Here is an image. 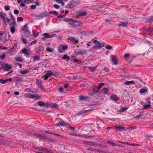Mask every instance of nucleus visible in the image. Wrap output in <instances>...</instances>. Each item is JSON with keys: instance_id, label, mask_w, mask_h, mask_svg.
I'll return each mask as SVG.
<instances>
[{"instance_id": "f257e3e1", "label": "nucleus", "mask_w": 153, "mask_h": 153, "mask_svg": "<svg viewBox=\"0 0 153 153\" xmlns=\"http://www.w3.org/2000/svg\"><path fill=\"white\" fill-rule=\"evenodd\" d=\"M49 15V13L47 12H42L39 14L33 13L32 14V16L35 18L37 20L40 19Z\"/></svg>"}, {"instance_id": "f03ea898", "label": "nucleus", "mask_w": 153, "mask_h": 153, "mask_svg": "<svg viewBox=\"0 0 153 153\" xmlns=\"http://www.w3.org/2000/svg\"><path fill=\"white\" fill-rule=\"evenodd\" d=\"M82 24V23L81 22L74 20L73 19L71 21L68 23V25L69 27H79Z\"/></svg>"}, {"instance_id": "7ed1b4c3", "label": "nucleus", "mask_w": 153, "mask_h": 153, "mask_svg": "<svg viewBox=\"0 0 153 153\" xmlns=\"http://www.w3.org/2000/svg\"><path fill=\"white\" fill-rule=\"evenodd\" d=\"M36 83L38 85V87L42 91H45V88L42 85V82L38 79L36 80Z\"/></svg>"}, {"instance_id": "20e7f679", "label": "nucleus", "mask_w": 153, "mask_h": 153, "mask_svg": "<svg viewBox=\"0 0 153 153\" xmlns=\"http://www.w3.org/2000/svg\"><path fill=\"white\" fill-rule=\"evenodd\" d=\"M51 76L50 71H46L45 74L42 76L44 79L46 80Z\"/></svg>"}, {"instance_id": "39448f33", "label": "nucleus", "mask_w": 153, "mask_h": 153, "mask_svg": "<svg viewBox=\"0 0 153 153\" xmlns=\"http://www.w3.org/2000/svg\"><path fill=\"white\" fill-rule=\"evenodd\" d=\"M33 135L36 137L39 138L40 139H46V137L45 136L42 135L41 134H39L38 133H34Z\"/></svg>"}, {"instance_id": "423d86ee", "label": "nucleus", "mask_w": 153, "mask_h": 153, "mask_svg": "<svg viewBox=\"0 0 153 153\" xmlns=\"http://www.w3.org/2000/svg\"><path fill=\"white\" fill-rule=\"evenodd\" d=\"M114 129L117 131H126L125 127L123 126H114Z\"/></svg>"}, {"instance_id": "0eeeda50", "label": "nucleus", "mask_w": 153, "mask_h": 153, "mask_svg": "<svg viewBox=\"0 0 153 153\" xmlns=\"http://www.w3.org/2000/svg\"><path fill=\"white\" fill-rule=\"evenodd\" d=\"M68 39L72 42L73 44L75 45L78 42L77 39H76L75 37L74 36H70L68 38Z\"/></svg>"}, {"instance_id": "6e6552de", "label": "nucleus", "mask_w": 153, "mask_h": 153, "mask_svg": "<svg viewBox=\"0 0 153 153\" xmlns=\"http://www.w3.org/2000/svg\"><path fill=\"white\" fill-rule=\"evenodd\" d=\"M83 143L85 145H87L92 146H95L96 143L93 141H83Z\"/></svg>"}, {"instance_id": "1a4fd4ad", "label": "nucleus", "mask_w": 153, "mask_h": 153, "mask_svg": "<svg viewBox=\"0 0 153 153\" xmlns=\"http://www.w3.org/2000/svg\"><path fill=\"white\" fill-rule=\"evenodd\" d=\"M43 35L45 36V37L46 39H48L50 38H52L54 36V34H51L48 33H45L43 34Z\"/></svg>"}, {"instance_id": "9d476101", "label": "nucleus", "mask_w": 153, "mask_h": 153, "mask_svg": "<svg viewBox=\"0 0 153 153\" xmlns=\"http://www.w3.org/2000/svg\"><path fill=\"white\" fill-rule=\"evenodd\" d=\"M105 45V44L104 42L100 43V42L99 44L98 45H96L94 46L95 48H100L104 46Z\"/></svg>"}, {"instance_id": "9b49d317", "label": "nucleus", "mask_w": 153, "mask_h": 153, "mask_svg": "<svg viewBox=\"0 0 153 153\" xmlns=\"http://www.w3.org/2000/svg\"><path fill=\"white\" fill-rule=\"evenodd\" d=\"M111 99L112 100L114 101H118L119 100V98L118 97L117 95L115 94H113L112 96L111 97Z\"/></svg>"}, {"instance_id": "f8f14e48", "label": "nucleus", "mask_w": 153, "mask_h": 153, "mask_svg": "<svg viewBox=\"0 0 153 153\" xmlns=\"http://www.w3.org/2000/svg\"><path fill=\"white\" fill-rule=\"evenodd\" d=\"M44 49L43 47L42 46H40L38 47L37 49V53L38 54H40V52H42Z\"/></svg>"}, {"instance_id": "ddd939ff", "label": "nucleus", "mask_w": 153, "mask_h": 153, "mask_svg": "<svg viewBox=\"0 0 153 153\" xmlns=\"http://www.w3.org/2000/svg\"><path fill=\"white\" fill-rule=\"evenodd\" d=\"M148 104H145L143 105V109H147L150 108L151 106V105L150 104V102H148Z\"/></svg>"}, {"instance_id": "4468645a", "label": "nucleus", "mask_w": 153, "mask_h": 153, "mask_svg": "<svg viewBox=\"0 0 153 153\" xmlns=\"http://www.w3.org/2000/svg\"><path fill=\"white\" fill-rule=\"evenodd\" d=\"M67 125V124L64 122L58 123L56 125L57 126L60 127V126H65Z\"/></svg>"}, {"instance_id": "2eb2a0df", "label": "nucleus", "mask_w": 153, "mask_h": 153, "mask_svg": "<svg viewBox=\"0 0 153 153\" xmlns=\"http://www.w3.org/2000/svg\"><path fill=\"white\" fill-rule=\"evenodd\" d=\"M88 97L87 96L81 95L79 97V99L82 101H85L87 99Z\"/></svg>"}, {"instance_id": "dca6fc26", "label": "nucleus", "mask_w": 153, "mask_h": 153, "mask_svg": "<svg viewBox=\"0 0 153 153\" xmlns=\"http://www.w3.org/2000/svg\"><path fill=\"white\" fill-rule=\"evenodd\" d=\"M32 58L33 59V61L34 62H35L36 61H39L40 59L39 56L37 55L33 56Z\"/></svg>"}, {"instance_id": "f3484780", "label": "nucleus", "mask_w": 153, "mask_h": 153, "mask_svg": "<svg viewBox=\"0 0 153 153\" xmlns=\"http://www.w3.org/2000/svg\"><path fill=\"white\" fill-rule=\"evenodd\" d=\"M41 150L43 151L44 152H37V153H51V152L48 149L45 148H42L40 149Z\"/></svg>"}, {"instance_id": "a211bd4d", "label": "nucleus", "mask_w": 153, "mask_h": 153, "mask_svg": "<svg viewBox=\"0 0 153 153\" xmlns=\"http://www.w3.org/2000/svg\"><path fill=\"white\" fill-rule=\"evenodd\" d=\"M51 76H56L59 75V73L57 72L53 71H50Z\"/></svg>"}, {"instance_id": "6ab92c4d", "label": "nucleus", "mask_w": 153, "mask_h": 153, "mask_svg": "<svg viewBox=\"0 0 153 153\" xmlns=\"http://www.w3.org/2000/svg\"><path fill=\"white\" fill-rule=\"evenodd\" d=\"M128 24V23L127 22H121L120 24H119L118 26L120 27H126Z\"/></svg>"}, {"instance_id": "aec40b11", "label": "nucleus", "mask_w": 153, "mask_h": 153, "mask_svg": "<svg viewBox=\"0 0 153 153\" xmlns=\"http://www.w3.org/2000/svg\"><path fill=\"white\" fill-rule=\"evenodd\" d=\"M87 12L85 10L80 12L78 15V16H84L86 15Z\"/></svg>"}, {"instance_id": "412c9836", "label": "nucleus", "mask_w": 153, "mask_h": 153, "mask_svg": "<svg viewBox=\"0 0 153 153\" xmlns=\"http://www.w3.org/2000/svg\"><path fill=\"white\" fill-rule=\"evenodd\" d=\"M0 16L3 19L5 25L7 26V23L5 22V14L4 13H1L0 14Z\"/></svg>"}, {"instance_id": "4be33fe9", "label": "nucleus", "mask_w": 153, "mask_h": 153, "mask_svg": "<svg viewBox=\"0 0 153 153\" xmlns=\"http://www.w3.org/2000/svg\"><path fill=\"white\" fill-rule=\"evenodd\" d=\"M86 51H83L82 50H80L77 53V54L79 55H82L85 54Z\"/></svg>"}, {"instance_id": "5701e85b", "label": "nucleus", "mask_w": 153, "mask_h": 153, "mask_svg": "<svg viewBox=\"0 0 153 153\" xmlns=\"http://www.w3.org/2000/svg\"><path fill=\"white\" fill-rule=\"evenodd\" d=\"M51 106L53 108H57L58 107V105L56 103H51Z\"/></svg>"}, {"instance_id": "b1692460", "label": "nucleus", "mask_w": 153, "mask_h": 153, "mask_svg": "<svg viewBox=\"0 0 153 153\" xmlns=\"http://www.w3.org/2000/svg\"><path fill=\"white\" fill-rule=\"evenodd\" d=\"M29 72V71L27 69H25L24 70H22L21 71H20V74H25L27 73H28Z\"/></svg>"}, {"instance_id": "393cba45", "label": "nucleus", "mask_w": 153, "mask_h": 153, "mask_svg": "<svg viewBox=\"0 0 153 153\" xmlns=\"http://www.w3.org/2000/svg\"><path fill=\"white\" fill-rule=\"evenodd\" d=\"M125 84L126 85H128L131 84H135V83L134 81L132 80L126 81L125 82Z\"/></svg>"}, {"instance_id": "a878e982", "label": "nucleus", "mask_w": 153, "mask_h": 153, "mask_svg": "<svg viewBox=\"0 0 153 153\" xmlns=\"http://www.w3.org/2000/svg\"><path fill=\"white\" fill-rule=\"evenodd\" d=\"M82 137L84 138H89L90 137L89 136H87L85 134H78V136Z\"/></svg>"}, {"instance_id": "bb28decb", "label": "nucleus", "mask_w": 153, "mask_h": 153, "mask_svg": "<svg viewBox=\"0 0 153 153\" xmlns=\"http://www.w3.org/2000/svg\"><path fill=\"white\" fill-rule=\"evenodd\" d=\"M5 68L6 71H9L11 69V67L8 64H6Z\"/></svg>"}, {"instance_id": "cd10ccee", "label": "nucleus", "mask_w": 153, "mask_h": 153, "mask_svg": "<svg viewBox=\"0 0 153 153\" xmlns=\"http://www.w3.org/2000/svg\"><path fill=\"white\" fill-rule=\"evenodd\" d=\"M111 59L113 62V63L115 64H116L117 63V60L116 58L114 57V56L113 55H112L111 56Z\"/></svg>"}, {"instance_id": "c85d7f7f", "label": "nucleus", "mask_w": 153, "mask_h": 153, "mask_svg": "<svg viewBox=\"0 0 153 153\" xmlns=\"http://www.w3.org/2000/svg\"><path fill=\"white\" fill-rule=\"evenodd\" d=\"M27 96V97L30 99H33V96H34V94H31L30 93H27L26 94Z\"/></svg>"}, {"instance_id": "c756f323", "label": "nucleus", "mask_w": 153, "mask_h": 153, "mask_svg": "<svg viewBox=\"0 0 153 153\" xmlns=\"http://www.w3.org/2000/svg\"><path fill=\"white\" fill-rule=\"evenodd\" d=\"M37 42V41L36 40H34L33 41H32L31 42H30L28 44V46H32V45L33 44H35Z\"/></svg>"}, {"instance_id": "7c9ffc66", "label": "nucleus", "mask_w": 153, "mask_h": 153, "mask_svg": "<svg viewBox=\"0 0 153 153\" xmlns=\"http://www.w3.org/2000/svg\"><path fill=\"white\" fill-rule=\"evenodd\" d=\"M99 90L97 87H94L92 89V91L94 93H97L99 91Z\"/></svg>"}, {"instance_id": "2f4dec72", "label": "nucleus", "mask_w": 153, "mask_h": 153, "mask_svg": "<svg viewBox=\"0 0 153 153\" xmlns=\"http://www.w3.org/2000/svg\"><path fill=\"white\" fill-rule=\"evenodd\" d=\"M22 52L27 55H28L29 54V53L28 52V50L26 48H24L22 50Z\"/></svg>"}, {"instance_id": "473e14b6", "label": "nucleus", "mask_w": 153, "mask_h": 153, "mask_svg": "<svg viewBox=\"0 0 153 153\" xmlns=\"http://www.w3.org/2000/svg\"><path fill=\"white\" fill-rule=\"evenodd\" d=\"M107 142H108V143L111 144H112L113 145H114L115 146H119L122 147V146H121L120 145H118L117 144H116L115 143H113V142L112 141L108 140V141Z\"/></svg>"}, {"instance_id": "72a5a7b5", "label": "nucleus", "mask_w": 153, "mask_h": 153, "mask_svg": "<svg viewBox=\"0 0 153 153\" xmlns=\"http://www.w3.org/2000/svg\"><path fill=\"white\" fill-rule=\"evenodd\" d=\"M24 33L25 36L27 37H30V33L28 30L24 31Z\"/></svg>"}, {"instance_id": "f704fd0d", "label": "nucleus", "mask_w": 153, "mask_h": 153, "mask_svg": "<svg viewBox=\"0 0 153 153\" xmlns=\"http://www.w3.org/2000/svg\"><path fill=\"white\" fill-rule=\"evenodd\" d=\"M10 30L12 34L14 33L15 32V29L14 27L12 26L10 27Z\"/></svg>"}, {"instance_id": "c9c22d12", "label": "nucleus", "mask_w": 153, "mask_h": 153, "mask_svg": "<svg viewBox=\"0 0 153 153\" xmlns=\"http://www.w3.org/2000/svg\"><path fill=\"white\" fill-rule=\"evenodd\" d=\"M108 92V89L106 88H104L103 89V93L104 94H107Z\"/></svg>"}, {"instance_id": "e433bc0d", "label": "nucleus", "mask_w": 153, "mask_h": 153, "mask_svg": "<svg viewBox=\"0 0 153 153\" xmlns=\"http://www.w3.org/2000/svg\"><path fill=\"white\" fill-rule=\"evenodd\" d=\"M61 47L63 51L67 50L68 48L67 45H62Z\"/></svg>"}, {"instance_id": "4c0bfd02", "label": "nucleus", "mask_w": 153, "mask_h": 153, "mask_svg": "<svg viewBox=\"0 0 153 153\" xmlns=\"http://www.w3.org/2000/svg\"><path fill=\"white\" fill-rule=\"evenodd\" d=\"M33 99L35 98L36 100H38L39 99L41 98V97L38 95L34 94V96H33Z\"/></svg>"}, {"instance_id": "58836bf2", "label": "nucleus", "mask_w": 153, "mask_h": 153, "mask_svg": "<svg viewBox=\"0 0 153 153\" xmlns=\"http://www.w3.org/2000/svg\"><path fill=\"white\" fill-rule=\"evenodd\" d=\"M15 60L17 61H19L20 62H22L23 61V59L19 57H17L15 58Z\"/></svg>"}, {"instance_id": "ea45409f", "label": "nucleus", "mask_w": 153, "mask_h": 153, "mask_svg": "<svg viewBox=\"0 0 153 153\" xmlns=\"http://www.w3.org/2000/svg\"><path fill=\"white\" fill-rule=\"evenodd\" d=\"M72 19H73L71 18H66L64 19V21L66 22H68V23L69 22H70L71 21Z\"/></svg>"}, {"instance_id": "a19ab883", "label": "nucleus", "mask_w": 153, "mask_h": 153, "mask_svg": "<svg viewBox=\"0 0 153 153\" xmlns=\"http://www.w3.org/2000/svg\"><path fill=\"white\" fill-rule=\"evenodd\" d=\"M38 104L40 106H44L45 105V103L41 101H39Z\"/></svg>"}, {"instance_id": "79ce46f5", "label": "nucleus", "mask_w": 153, "mask_h": 153, "mask_svg": "<svg viewBox=\"0 0 153 153\" xmlns=\"http://www.w3.org/2000/svg\"><path fill=\"white\" fill-rule=\"evenodd\" d=\"M147 20L149 22L152 23L153 22V16H151L150 18L148 19Z\"/></svg>"}, {"instance_id": "37998d69", "label": "nucleus", "mask_w": 153, "mask_h": 153, "mask_svg": "<svg viewBox=\"0 0 153 153\" xmlns=\"http://www.w3.org/2000/svg\"><path fill=\"white\" fill-rule=\"evenodd\" d=\"M104 85V83H100L99 84L98 87H97L99 90L101 88L103 85Z\"/></svg>"}, {"instance_id": "c03bdc74", "label": "nucleus", "mask_w": 153, "mask_h": 153, "mask_svg": "<svg viewBox=\"0 0 153 153\" xmlns=\"http://www.w3.org/2000/svg\"><path fill=\"white\" fill-rule=\"evenodd\" d=\"M97 66H96L94 67H89V69H90V70H91V72H93L95 70V69H96V68Z\"/></svg>"}, {"instance_id": "a18cd8bd", "label": "nucleus", "mask_w": 153, "mask_h": 153, "mask_svg": "<svg viewBox=\"0 0 153 153\" xmlns=\"http://www.w3.org/2000/svg\"><path fill=\"white\" fill-rule=\"evenodd\" d=\"M22 42H23V43H24V44H27V40L25 38H22Z\"/></svg>"}, {"instance_id": "49530a36", "label": "nucleus", "mask_w": 153, "mask_h": 153, "mask_svg": "<svg viewBox=\"0 0 153 153\" xmlns=\"http://www.w3.org/2000/svg\"><path fill=\"white\" fill-rule=\"evenodd\" d=\"M128 108V107H124L120 109V111L121 112H123L124 111L126 110H127V109Z\"/></svg>"}, {"instance_id": "de8ad7c7", "label": "nucleus", "mask_w": 153, "mask_h": 153, "mask_svg": "<svg viewBox=\"0 0 153 153\" xmlns=\"http://www.w3.org/2000/svg\"><path fill=\"white\" fill-rule=\"evenodd\" d=\"M58 50L59 52L60 53H62L64 51L63 50H62V47L61 46H60L58 47Z\"/></svg>"}, {"instance_id": "09e8293b", "label": "nucleus", "mask_w": 153, "mask_h": 153, "mask_svg": "<svg viewBox=\"0 0 153 153\" xmlns=\"http://www.w3.org/2000/svg\"><path fill=\"white\" fill-rule=\"evenodd\" d=\"M27 24L25 25L23 28V30L24 31L28 30V28L27 26Z\"/></svg>"}, {"instance_id": "8fccbe9b", "label": "nucleus", "mask_w": 153, "mask_h": 153, "mask_svg": "<svg viewBox=\"0 0 153 153\" xmlns=\"http://www.w3.org/2000/svg\"><path fill=\"white\" fill-rule=\"evenodd\" d=\"M50 14L53 13L56 16H57L58 14V13L56 11H50Z\"/></svg>"}, {"instance_id": "3c124183", "label": "nucleus", "mask_w": 153, "mask_h": 153, "mask_svg": "<svg viewBox=\"0 0 153 153\" xmlns=\"http://www.w3.org/2000/svg\"><path fill=\"white\" fill-rule=\"evenodd\" d=\"M63 59L69 60L70 59L69 56H67V55H64L62 57Z\"/></svg>"}, {"instance_id": "603ef678", "label": "nucleus", "mask_w": 153, "mask_h": 153, "mask_svg": "<svg viewBox=\"0 0 153 153\" xmlns=\"http://www.w3.org/2000/svg\"><path fill=\"white\" fill-rule=\"evenodd\" d=\"M147 91V90L146 89L142 88L140 90V92L141 93H145Z\"/></svg>"}, {"instance_id": "864d4df0", "label": "nucleus", "mask_w": 153, "mask_h": 153, "mask_svg": "<svg viewBox=\"0 0 153 153\" xmlns=\"http://www.w3.org/2000/svg\"><path fill=\"white\" fill-rule=\"evenodd\" d=\"M84 114V111L83 110L80 111L78 113V114L79 115H82Z\"/></svg>"}, {"instance_id": "5fc2aeb1", "label": "nucleus", "mask_w": 153, "mask_h": 153, "mask_svg": "<svg viewBox=\"0 0 153 153\" xmlns=\"http://www.w3.org/2000/svg\"><path fill=\"white\" fill-rule=\"evenodd\" d=\"M129 145L132 146H141L140 145L136 143H130V144H129Z\"/></svg>"}, {"instance_id": "6e6d98bb", "label": "nucleus", "mask_w": 153, "mask_h": 153, "mask_svg": "<svg viewBox=\"0 0 153 153\" xmlns=\"http://www.w3.org/2000/svg\"><path fill=\"white\" fill-rule=\"evenodd\" d=\"M100 42L97 40H94L93 41V43L95 44L96 45H98L99 44Z\"/></svg>"}, {"instance_id": "4d7b16f0", "label": "nucleus", "mask_w": 153, "mask_h": 153, "mask_svg": "<svg viewBox=\"0 0 153 153\" xmlns=\"http://www.w3.org/2000/svg\"><path fill=\"white\" fill-rule=\"evenodd\" d=\"M6 57V55L5 54H3L2 55L0 56V59L1 60L4 59Z\"/></svg>"}, {"instance_id": "13d9d810", "label": "nucleus", "mask_w": 153, "mask_h": 153, "mask_svg": "<svg viewBox=\"0 0 153 153\" xmlns=\"http://www.w3.org/2000/svg\"><path fill=\"white\" fill-rule=\"evenodd\" d=\"M105 48L106 49L109 50L111 49L112 48V47L109 45H107L105 46Z\"/></svg>"}, {"instance_id": "bf43d9fd", "label": "nucleus", "mask_w": 153, "mask_h": 153, "mask_svg": "<svg viewBox=\"0 0 153 153\" xmlns=\"http://www.w3.org/2000/svg\"><path fill=\"white\" fill-rule=\"evenodd\" d=\"M46 50L48 52H51L53 51L52 49L50 47L47 48H46Z\"/></svg>"}, {"instance_id": "052dcab7", "label": "nucleus", "mask_w": 153, "mask_h": 153, "mask_svg": "<svg viewBox=\"0 0 153 153\" xmlns=\"http://www.w3.org/2000/svg\"><path fill=\"white\" fill-rule=\"evenodd\" d=\"M23 20V18L22 17H18L17 18V20L20 22H22Z\"/></svg>"}, {"instance_id": "680f3d73", "label": "nucleus", "mask_w": 153, "mask_h": 153, "mask_svg": "<svg viewBox=\"0 0 153 153\" xmlns=\"http://www.w3.org/2000/svg\"><path fill=\"white\" fill-rule=\"evenodd\" d=\"M4 8L5 10L6 11L9 10L10 9V7L9 5L5 6Z\"/></svg>"}, {"instance_id": "e2e57ef3", "label": "nucleus", "mask_w": 153, "mask_h": 153, "mask_svg": "<svg viewBox=\"0 0 153 153\" xmlns=\"http://www.w3.org/2000/svg\"><path fill=\"white\" fill-rule=\"evenodd\" d=\"M130 57V55L129 54H126L124 56V57L125 59H127Z\"/></svg>"}, {"instance_id": "0e129e2a", "label": "nucleus", "mask_w": 153, "mask_h": 153, "mask_svg": "<svg viewBox=\"0 0 153 153\" xmlns=\"http://www.w3.org/2000/svg\"><path fill=\"white\" fill-rule=\"evenodd\" d=\"M0 82L2 84H5L6 83L5 80L2 79H0Z\"/></svg>"}, {"instance_id": "69168bd1", "label": "nucleus", "mask_w": 153, "mask_h": 153, "mask_svg": "<svg viewBox=\"0 0 153 153\" xmlns=\"http://www.w3.org/2000/svg\"><path fill=\"white\" fill-rule=\"evenodd\" d=\"M39 34V32H38L36 33V34H34L33 33V38H35Z\"/></svg>"}, {"instance_id": "338daca9", "label": "nucleus", "mask_w": 153, "mask_h": 153, "mask_svg": "<svg viewBox=\"0 0 153 153\" xmlns=\"http://www.w3.org/2000/svg\"><path fill=\"white\" fill-rule=\"evenodd\" d=\"M59 92L62 93H63L64 90L62 87H59Z\"/></svg>"}, {"instance_id": "774afa93", "label": "nucleus", "mask_w": 153, "mask_h": 153, "mask_svg": "<svg viewBox=\"0 0 153 153\" xmlns=\"http://www.w3.org/2000/svg\"><path fill=\"white\" fill-rule=\"evenodd\" d=\"M53 7L56 8L58 9L59 8V6L57 4H55L53 5Z\"/></svg>"}]
</instances>
